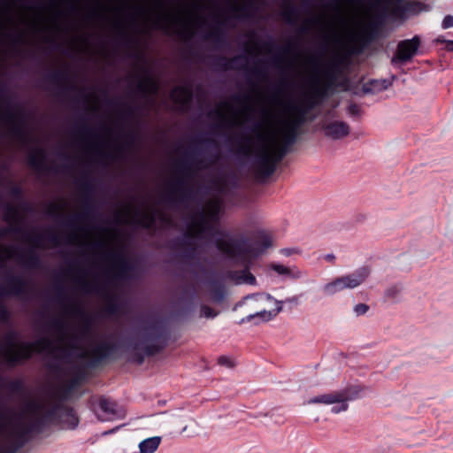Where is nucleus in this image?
<instances>
[{
    "label": "nucleus",
    "instance_id": "1",
    "mask_svg": "<svg viewBox=\"0 0 453 453\" xmlns=\"http://www.w3.org/2000/svg\"><path fill=\"white\" fill-rule=\"evenodd\" d=\"M21 411L0 423V453H13L29 434L49 426L73 429L79 418L68 398H26Z\"/></svg>",
    "mask_w": 453,
    "mask_h": 453
},
{
    "label": "nucleus",
    "instance_id": "2",
    "mask_svg": "<svg viewBox=\"0 0 453 453\" xmlns=\"http://www.w3.org/2000/svg\"><path fill=\"white\" fill-rule=\"evenodd\" d=\"M198 150L192 148L185 152L184 157L176 164L178 175L170 183L165 200L173 204H183L193 199L194 190L190 181L197 171L205 170L214 165L220 158L219 151L210 152L204 158H197Z\"/></svg>",
    "mask_w": 453,
    "mask_h": 453
},
{
    "label": "nucleus",
    "instance_id": "3",
    "mask_svg": "<svg viewBox=\"0 0 453 453\" xmlns=\"http://www.w3.org/2000/svg\"><path fill=\"white\" fill-rule=\"evenodd\" d=\"M348 58L337 56L331 59L319 73L322 81L306 94L302 101L311 111L320 105L340 86L339 79L348 65Z\"/></svg>",
    "mask_w": 453,
    "mask_h": 453
},
{
    "label": "nucleus",
    "instance_id": "4",
    "mask_svg": "<svg viewBox=\"0 0 453 453\" xmlns=\"http://www.w3.org/2000/svg\"><path fill=\"white\" fill-rule=\"evenodd\" d=\"M255 244L259 247H255L249 242L246 237H241L240 239H231L230 242L223 238H217L215 240V245L217 249L228 257L234 258H257L261 256L268 248L273 244L272 239L269 234L264 231L257 233V240Z\"/></svg>",
    "mask_w": 453,
    "mask_h": 453
},
{
    "label": "nucleus",
    "instance_id": "5",
    "mask_svg": "<svg viewBox=\"0 0 453 453\" xmlns=\"http://www.w3.org/2000/svg\"><path fill=\"white\" fill-rule=\"evenodd\" d=\"M16 338V334L10 332L4 338L8 348L4 349L0 345V353H3L4 362L10 367H15L21 362L30 359L35 351L48 350L53 352L56 349L52 342L46 338L35 342H23L19 344H17Z\"/></svg>",
    "mask_w": 453,
    "mask_h": 453
},
{
    "label": "nucleus",
    "instance_id": "6",
    "mask_svg": "<svg viewBox=\"0 0 453 453\" xmlns=\"http://www.w3.org/2000/svg\"><path fill=\"white\" fill-rule=\"evenodd\" d=\"M0 103L5 104L4 111L0 107V120L11 124L10 134L19 142L27 143L31 140L29 132L26 129L27 115L23 108L16 105L14 111L10 104L7 96V88L4 83H0Z\"/></svg>",
    "mask_w": 453,
    "mask_h": 453
},
{
    "label": "nucleus",
    "instance_id": "7",
    "mask_svg": "<svg viewBox=\"0 0 453 453\" xmlns=\"http://www.w3.org/2000/svg\"><path fill=\"white\" fill-rule=\"evenodd\" d=\"M142 342L147 343L142 350L148 357L161 352L168 344L170 333L162 320H152L141 327Z\"/></svg>",
    "mask_w": 453,
    "mask_h": 453
},
{
    "label": "nucleus",
    "instance_id": "8",
    "mask_svg": "<svg viewBox=\"0 0 453 453\" xmlns=\"http://www.w3.org/2000/svg\"><path fill=\"white\" fill-rule=\"evenodd\" d=\"M77 184L81 192L82 212L81 214L66 218L63 222L65 226L72 229L76 228L77 222L92 219L96 211L92 196L94 187L91 180L88 178V175L84 174L80 180H78Z\"/></svg>",
    "mask_w": 453,
    "mask_h": 453
},
{
    "label": "nucleus",
    "instance_id": "9",
    "mask_svg": "<svg viewBox=\"0 0 453 453\" xmlns=\"http://www.w3.org/2000/svg\"><path fill=\"white\" fill-rule=\"evenodd\" d=\"M89 407L96 418L102 422H111L123 419L126 409L119 404L114 398H90Z\"/></svg>",
    "mask_w": 453,
    "mask_h": 453
},
{
    "label": "nucleus",
    "instance_id": "10",
    "mask_svg": "<svg viewBox=\"0 0 453 453\" xmlns=\"http://www.w3.org/2000/svg\"><path fill=\"white\" fill-rule=\"evenodd\" d=\"M387 9L384 8L381 19L378 17L375 20L369 23V25L354 38L355 46L352 48L351 53H362L369 44L378 38L380 27L382 25V19L385 17Z\"/></svg>",
    "mask_w": 453,
    "mask_h": 453
},
{
    "label": "nucleus",
    "instance_id": "11",
    "mask_svg": "<svg viewBox=\"0 0 453 453\" xmlns=\"http://www.w3.org/2000/svg\"><path fill=\"white\" fill-rule=\"evenodd\" d=\"M387 9L384 8L381 19L378 17L375 20L369 23V25L354 38L355 46L352 48L351 53H362L369 44L378 38L380 27L382 25V19L385 17Z\"/></svg>",
    "mask_w": 453,
    "mask_h": 453
},
{
    "label": "nucleus",
    "instance_id": "12",
    "mask_svg": "<svg viewBox=\"0 0 453 453\" xmlns=\"http://www.w3.org/2000/svg\"><path fill=\"white\" fill-rule=\"evenodd\" d=\"M282 160L277 159V153L274 150L270 152L267 149H264L256 156V173L260 178H268L272 174H273L277 168V165Z\"/></svg>",
    "mask_w": 453,
    "mask_h": 453
},
{
    "label": "nucleus",
    "instance_id": "13",
    "mask_svg": "<svg viewBox=\"0 0 453 453\" xmlns=\"http://www.w3.org/2000/svg\"><path fill=\"white\" fill-rule=\"evenodd\" d=\"M117 350L118 346L113 342H103L99 343L88 354L87 366L90 368L98 367L111 359Z\"/></svg>",
    "mask_w": 453,
    "mask_h": 453
},
{
    "label": "nucleus",
    "instance_id": "14",
    "mask_svg": "<svg viewBox=\"0 0 453 453\" xmlns=\"http://www.w3.org/2000/svg\"><path fill=\"white\" fill-rule=\"evenodd\" d=\"M105 258L111 260L116 267L112 280H124L129 277V273L134 272L135 266L130 262L122 250L108 252Z\"/></svg>",
    "mask_w": 453,
    "mask_h": 453
},
{
    "label": "nucleus",
    "instance_id": "15",
    "mask_svg": "<svg viewBox=\"0 0 453 453\" xmlns=\"http://www.w3.org/2000/svg\"><path fill=\"white\" fill-rule=\"evenodd\" d=\"M421 45V40L418 35L413 36L411 39L402 40L398 42L395 55L392 58V62H400L402 64L411 61L415 57Z\"/></svg>",
    "mask_w": 453,
    "mask_h": 453
},
{
    "label": "nucleus",
    "instance_id": "16",
    "mask_svg": "<svg viewBox=\"0 0 453 453\" xmlns=\"http://www.w3.org/2000/svg\"><path fill=\"white\" fill-rule=\"evenodd\" d=\"M30 283L20 275L8 274L6 284L0 287V297L4 296H25L28 293Z\"/></svg>",
    "mask_w": 453,
    "mask_h": 453
},
{
    "label": "nucleus",
    "instance_id": "17",
    "mask_svg": "<svg viewBox=\"0 0 453 453\" xmlns=\"http://www.w3.org/2000/svg\"><path fill=\"white\" fill-rule=\"evenodd\" d=\"M300 127L296 123L287 121L284 125L281 143L273 150L277 153V159L283 160L285 156L290 151V148L296 143L300 133Z\"/></svg>",
    "mask_w": 453,
    "mask_h": 453
},
{
    "label": "nucleus",
    "instance_id": "18",
    "mask_svg": "<svg viewBox=\"0 0 453 453\" xmlns=\"http://www.w3.org/2000/svg\"><path fill=\"white\" fill-rule=\"evenodd\" d=\"M45 80L60 88L58 94H64L67 91L78 90L84 101H88V96L84 94L83 89L78 88L73 84H67L70 81L69 74L65 70H55L45 76Z\"/></svg>",
    "mask_w": 453,
    "mask_h": 453
},
{
    "label": "nucleus",
    "instance_id": "19",
    "mask_svg": "<svg viewBox=\"0 0 453 453\" xmlns=\"http://www.w3.org/2000/svg\"><path fill=\"white\" fill-rule=\"evenodd\" d=\"M2 250L7 254L8 257H12L16 255L19 261L28 268L38 269L42 265L39 255L33 249H29L22 253H18V250L13 247Z\"/></svg>",
    "mask_w": 453,
    "mask_h": 453
},
{
    "label": "nucleus",
    "instance_id": "20",
    "mask_svg": "<svg viewBox=\"0 0 453 453\" xmlns=\"http://www.w3.org/2000/svg\"><path fill=\"white\" fill-rule=\"evenodd\" d=\"M370 273L371 270L368 266H362L352 273L341 276L340 280L342 281L343 290L347 288L352 289L360 286L365 281Z\"/></svg>",
    "mask_w": 453,
    "mask_h": 453
},
{
    "label": "nucleus",
    "instance_id": "21",
    "mask_svg": "<svg viewBox=\"0 0 453 453\" xmlns=\"http://www.w3.org/2000/svg\"><path fill=\"white\" fill-rule=\"evenodd\" d=\"M27 163L30 167L40 173L57 172L56 169L47 165V153L42 148H36L27 157Z\"/></svg>",
    "mask_w": 453,
    "mask_h": 453
},
{
    "label": "nucleus",
    "instance_id": "22",
    "mask_svg": "<svg viewBox=\"0 0 453 453\" xmlns=\"http://www.w3.org/2000/svg\"><path fill=\"white\" fill-rule=\"evenodd\" d=\"M173 247L182 250L181 257L185 261L197 260V246L189 235L186 234L183 238H176Z\"/></svg>",
    "mask_w": 453,
    "mask_h": 453
},
{
    "label": "nucleus",
    "instance_id": "23",
    "mask_svg": "<svg viewBox=\"0 0 453 453\" xmlns=\"http://www.w3.org/2000/svg\"><path fill=\"white\" fill-rule=\"evenodd\" d=\"M214 224L216 223L208 220L204 211H200L194 219V225L198 228L200 234L219 235V238L228 236L227 233L217 228Z\"/></svg>",
    "mask_w": 453,
    "mask_h": 453
},
{
    "label": "nucleus",
    "instance_id": "24",
    "mask_svg": "<svg viewBox=\"0 0 453 453\" xmlns=\"http://www.w3.org/2000/svg\"><path fill=\"white\" fill-rule=\"evenodd\" d=\"M322 129L326 137L333 140H340L349 135V126L344 121H332L323 125Z\"/></svg>",
    "mask_w": 453,
    "mask_h": 453
},
{
    "label": "nucleus",
    "instance_id": "25",
    "mask_svg": "<svg viewBox=\"0 0 453 453\" xmlns=\"http://www.w3.org/2000/svg\"><path fill=\"white\" fill-rule=\"evenodd\" d=\"M348 399L349 398H311L307 403L324 404L329 407L331 412L337 414L348 409Z\"/></svg>",
    "mask_w": 453,
    "mask_h": 453
},
{
    "label": "nucleus",
    "instance_id": "26",
    "mask_svg": "<svg viewBox=\"0 0 453 453\" xmlns=\"http://www.w3.org/2000/svg\"><path fill=\"white\" fill-rule=\"evenodd\" d=\"M142 71L144 73V76L137 84V91L140 92L143 96L156 94L158 90V83L154 79L150 73V71L147 67H144Z\"/></svg>",
    "mask_w": 453,
    "mask_h": 453
},
{
    "label": "nucleus",
    "instance_id": "27",
    "mask_svg": "<svg viewBox=\"0 0 453 453\" xmlns=\"http://www.w3.org/2000/svg\"><path fill=\"white\" fill-rule=\"evenodd\" d=\"M226 19L224 22L216 21L213 28L206 33L203 36L204 40L211 41L217 48H222L226 45V35L223 29V25L227 21Z\"/></svg>",
    "mask_w": 453,
    "mask_h": 453
},
{
    "label": "nucleus",
    "instance_id": "28",
    "mask_svg": "<svg viewBox=\"0 0 453 453\" xmlns=\"http://www.w3.org/2000/svg\"><path fill=\"white\" fill-rule=\"evenodd\" d=\"M170 97L183 108L188 107L193 99V90L188 86L175 87L170 93Z\"/></svg>",
    "mask_w": 453,
    "mask_h": 453
},
{
    "label": "nucleus",
    "instance_id": "29",
    "mask_svg": "<svg viewBox=\"0 0 453 453\" xmlns=\"http://www.w3.org/2000/svg\"><path fill=\"white\" fill-rule=\"evenodd\" d=\"M27 240L36 247H42V242L44 240L49 241L53 246H58L61 244L62 235L51 230H48L45 233H39L35 235H28Z\"/></svg>",
    "mask_w": 453,
    "mask_h": 453
},
{
    "label": "nucleus",
    "instance_id": "30",
    "mask_svg": "<svg viewBox=\"0 0 453 453\" xmlns=\"http://www.w3.org/2000/svg\"><path fill=\"white\" fill-rule=\"evenodd\" d=\"M289 109L294 116L288 121L296 123V126L301 127L307 121V115L311 111L308 110L302 99L297 104H290Z\"/></svg>",
    "mask_w": 453,
    "mask_h": 453
},
{
    "label": "nucleus",
    "instance_id": "31",
    "mask_svg": "<svg viewBox=\"0 0 453 453\" xmlns=\"http://www.w3.org/2000/svg\"><path fill=\"white\" fill-rule=\"evenodd\" d=\"M246 59L245 56L238 55L232 58L224 56H217L213 58L212 65L223 71L235 70L238 68V62Z\"/></svg>",
    "mask_w": 453,
    "mask_h": 453
},
{
    "label": "nucleus",
    "instance_id": "32",
    "mask_svg": "<svg viewBox=\"0 0 453 453\" xmlns=\"http://www.w3.org/2000/svg\"><path fill=\"white\" fill-rule=\"evenodd\" d=\"M106 304L103 311L107 316H117L123 313L124 304L119 301V297L116 295H105Z\"/></svg>",
    "mask_w": 453,
    "mask_h": 453
},
{
    "label": "nucleus",
    "instance_id": "33",
    "mask_svg": "<svg viewBox=\"0 0 453 453\" xmlns=\"http://www.w3.org/2000/svg\"><path fill=\"white\" fill-rule=\"evenodd\" d=\"M371 389L360 383L348 385L342 392L331 395H324L323 396H358L359 395H368Z\"/></svg>",
    "mask_w": 453,
    "mask_h": 453
},
{
    "label": "nucleus",
    "instance_id": "34",
    "mask_svg": "<svg viewBox=\"0 0 453 453\" xmlns=\"http://www.w3.org/2000/svg\"><path fill=\"white\" fill-rule=\"evenodd\" d=\"M263 47L268 51H270L272 48L275 49L277 54H276V56H274L273 58L272 61L277 66L281 62V56L291 53L293 51V50L295 49L294 43H292L290 42H288V44L284 47H279V46H276L272 41H270L267 42H264Z\"/></svg>",
    "mask_w": 453,
    "mask_h": 453
},
{
    "label": "nucleus",
    "instance_id": "35",
    "mask_svg": "<svg viewBox=\"0 0 453 453\" xmlns=\"http://www.w3.org/2000/svg\"><path fill=\"white\" fill-rule=\"evenodd\" d=\"M390 85L391 82L386 79L371 80L363 85V91L365 94H375L387 89Z\"/></svg>",
    "mask_w": 453,
    "mask_h": 453
},
{
    "label": "nucleus",
    "instance_id": "36",
    "mask_svg": "<svg viewBox=\"0 0 453 453\" xmlns=\"http://www.w3.org/2000/svg\"><path fill=\"white\" fill-rule=\"evenodd\" d=\"M160 436H152L141 441L138 444L140 453H155L161 444Z\"/></svg>",
    "mask_w": 453,
    "mask_h": 453
},
{
    "label": "nucleus",
    "instance_id": "37",
    "mask_svg": "<svg viewBox=\"0 0 453 453\" xmlns=\"http://www.w3.org/2000/svg\"><path fill=\"white\" fill-rule=\"evenodd\" d=\"M271 268L280 275L287 276L289 279L297 280L302 277V272L296 267L289 268L279 264H272Z\"/></svg>",
    "mask_w": 453,
    "mask_h": 453
},
{
    "label": "nucleus",
    "instance_id": "38",
    "mask_svg": "<svg viewBox=\"0 0 453 453\" xmlns=\"http://www.w3.org/2000/svg\"><path fill=\"white\" fill-rule=\"evenodd\" d=\"M254 8H255V4H254V1L252 0L248 4L241 7V8L233 7L231 9V11L234 13V18H235V19H242V18L248 19V18L251 17L250 10L254 9Z\"/></svg>",
    "mask_w": 453,
    "mask_h": 453
},
{
    "label": "nucleus",
    "instance_id": "39",
    "mask_svg": "<svg viewBox=\"0 0 453 453\" xmlns=\"http://www.w3.org/2000/svg\"><path fill=\"white\" fill-rule=\"evenodd\" d=\"M342 285L340 277L335 278L331 282L326 284L323 287V292L326 296L334 295L337 292L342 291Z\"/></svg>",
    "mask_w": 453,
    "mask_h": 453
},
{
    "label": "nucleus",
    "instance_id": "40",
    "mask_svg": "<svg viewBox=\"0 0 453 453\" xmlns=\"http://www.w3.org/2000/svg\"><path fill=\"white\" fill-rule=\"evenodd\" d=\"M298 17V11L297 8L290 4L282 12V18L283 19L288 22V24H294L295 20Z\"/></svg>",
    "mask_w": 453,
    "mask_h": 453
},
{
    "label": "nucleus",
    "instance_id": "41",
    "mask_svg": "<svg viewBox=\"0 0 453 453\" xmlns=\"http://www.w3.org/2000/svg\"><path fill=\"white\" fill-rule=\"evenodd\" d=\"M211 293L214 299L217 301H222L225 296V287L219 281H214L211 284Z\"/></svg>",
    "mask_w": 453,
    "mask_h": 453
},
{
    "label": "nucleus",
    "instance_id": "42",
    "mask_svg": "<svg viewBox=\"0 0 453 453\" xmlns=\"http://www.w3.org/2000/svg\"><path fill=\"white\" fill-rule=\"evenodd\" d=\"M156 223V217L154 213H143L137 224L145 229L151 228Z\"/></svg>",
    "mask_w": 453,
    "mask_h": 453
},
{
    "label": "nucleus",
    "instance_id": "43",
    "mask_svg": "<svg viewBox=\"0 0 453 453\" xmlns=\"http://www.w3.org/2000/svg\"><path fill=\"white\" fill-rule=\"evenodd\" d=\"M69 311L73 314H78L83 317L85 331H88L90 329L91 320L89 317L84 314V311L80 305L73 303L69 307Z\"/></svg>",
    "mask_w": 453,
    "mask_h": 453
},
{
    "label": "nucleus",
    "instance_id": "44",
    "mask_svg": "<svg viewBox=\"0 0 453 453\" xmlns=\"http://www.w3.org/2000/svg\"><path fill=\"white\" fill-rule=\"evenodd\" d=\"M219 205L217 203H212L210 205L209 210L207 211H204V213L208 220L218 223L219 220Z\"/></svg>",
    "mask_w": 453,
    "mask_h": 453
},
{
    "label": "nucleus",
    "instance_id": "45",
    "mask_svg": "<svg viewBox=\"0 0 453 453\" xmlns=\"http://www.w3.org/2000/svg\"><path fill=\"white\" fill-rule=\"evenodd\" d=\"M251 138L249 136H242L236 140L237 152L242 154H248L251 144Z\"/></svg>",
    "mask_w": 453,
    "mask_h": 453
},
{
    "label": "nucleus",
    "instance_id": "46",
    "mask_svg": "<svg viewBox=\"0 0 453 453\" xmlns=\"http://www.w3.org/2000/svg\"><path fill=\"white\" fill-rule=\"evenodd\" d=\"M80 288L85 293H97L103 295L102 288L96 283H91L87 281L79 282Z\"/></svg>",
    "mask_w": 453,
    "mask_h": 453
},
{
    "label": "nucleus",
    "instance_id": "47",
    "mask_svg": "<svg viewBox=\"0 0 453 453\" xmlns=\"http://www.w3.org/2000/svg\"><path fill=\"white\" fill-rule=\"evenodd\" d=\"M271 316H272V312L271 311H259V312H257L255 314H250V315H248V316L242 318L238 322V324L242 325V324H244V323L250 322L255 318H261L264 320H269L271 319Z\"/></svg>",
    "mask_w": 453,
    "mask_h": 453
},
{
    "label": "nucleus",
    "instance_id": "48",
    "mask_svg": "<svg viewBox=\"0 0 453 453\" xmlns=\"http://www.w3.org/2000/svg\"><path fill=\"white\" fill-rule=\"evenodd\" d=\"M19 218V211L16 207L6 203L4 207V219L6 222H11L13 220H17Z\"/></svg>",
    "mask_w": 453,
    "mask_h": 453
},
{
    "label": "nucleus",
    "instance_id": "49",
    "mask_svg": "<svg viewBox=\"0 0 453 453\" xmlns=\"http://www.w3.org/2000/svg\"><path fill=\"white\" fill-rule=\"evenodd\" d=\"M125 139H126L125 144L117 148V150L119 154L124 152L126 146L131 147L132 145L134 144V142L136 141L135 132L134 130H129L128 132H127L125 134Z\"/></svg>",
    "mask_w": 453,
    "mask_h": 453
},
{
    "label": "nucleus",
    "instance_id": "50",
    "mask_svg": "<svg viewBox=\"0 0 453 453\" xmlns=\"http://www.w3.org/2000/svg\"><path fill=\"white\" fill-rule=\"evenodd\" d=\"M249 71L250 73L259 81L267 78V72L261 65H256Z\"/></svg>",
    "mask_w": 453,
    "mask_h": 453
},
{
    "label": "nucleus",
    "instance_id": "51",
    "mask_svg": "<svg viewBox=\"0 0 453 453\" xmlns=\"http://www.w3.org/2000/svg\"><path fill=\"white\" fill-rule=\"evenodd\" d=\"M74 131L76 134L81 136H94V130L86 124H82L81 126L75 127Z\"/></svg>",
    "mask_w": 453,
    "mask_h": 453
},
{
    "label": "nucleus",
    "instance_id": "52",
    "mask_svg": "<svg viewBox=\"0 0 453 453\" xmlns=\"http://www.w3.org/2000/svg\"><path fill=\"white\" fill-rule=\"evenodd\" d=\"M135 113V108L129 104H124V109L119 112V118L121 119H127L133 118Z\"/></svg>",
    "mask_w": 453,
    "mask_h": 453
},
{
    "label": "nucleus",
    "instance_id": "53",
    "mask_svg": "<svg viewBox=\"0 0 453 453\" xmlns=\"http://www.w3.org/2000/svg\"><path fill=\"white\" fill-rule=\"evenodd\" d=\"M61 209L62 207L60 204L50 203L46 210V215L50 218L57 219L58 216H60L59 211Z\"/></svg>",
    "mask_w": 453,
    "mask_h": 453
},
{
    "label": "nucleus",
    "instance_id": "54",
    "mask_svg": "<svg viewBox=\"0 0 453 453\" xmlns=\"http://www.w3.org/2000/svg\"><path fill=\"white\" fill-rule=\"evenodd\" d=\"M200 311L201 317H205L208 319L215 318L219 314V312L216 311L214 309L205 304L201 305Z\"/></svg>",
    "mask_w": 453,
    "mask_h": 453
},
{
    "label": "nucleus",
    "instance_id": "55",
    "mask_svg": "<svg viewBox=\"0 0 453 453\" xmlns=\"http://www.w3.org/2000/svg\"><path fill=\"white\" fill-rule=\"evenodd\" d=\"M55 298L58 303L63 304L65 302L69 301V298L65 293L63 287L57 286L55 288Z\"/></svg>",
    "mask_w": 453,
    "mask_h": 453
},
{
    "label": "nucleus",
    "instance_id": "56",
    "mask_svg": "<svg viewBox=\"0 0 453 453\" xmlns=\"http://www.w3.org/2000/svg\"><path fill=\"white\" fill-rule=\"evenodd\" d=\"M10 195L12 197L21 200L23 198V190L18 185H13L10 188Z\"/></svg>",
    "mask_w": 453,
    "mask_h": 453
},
{
    "label": "nucleus",
    "instance_id": "57",
    "mask_svg": "<svg viewBox=\"0 0 453 453\" xmlns=\"http://www.w3.org/2000/svg\"><path fill=\"white\" fill-rule=\"evenodd\" d=\"M119 37L121 39V44L127 48H131L134 44V41L124 32L119 34Z\"/></svg>",
    "mask_w": 453,
    "mask_h": 453
},
{
    "label": "nucleus",
    "instance_id": "58",
    "mask_svg": "<svg viewBox=\"0 0 453 453\" xmlns=\"http://www.w3.org/2000/svg\"><path fill=\"white\" fill-rule=\"evenodd\" d=\"M195 141L197 143L201 144V145H205L206 148H210V147L218 148V143L213 139H210V138H206V139L196 138Z\"/></svg>",
    "mask_w": 453,
    "mask_h": 453
},
{
    "label": "nucleus",
    "instance_id": "59",
    "mask_svg": "<svg viewBox=\"0 0 453 453\" xmlns=\"http://www.w3.org/2000/svg\"><path fill=\"white\" fill-rule=\"evenodd\" d=\"M401 289L397 286H392L386 290V296L388 298H395L398 296Z\"/></svg>",
    "mask_w": 453,
    "mask_h": 453
},
{
    "label": "nucleus",
    "instance_id": "60",
    "mask_svg": "<svg viewBox=\"0 0 453 453\" xmlns=\"http://www.w3.org/2000/svg\"><path fill=\"white\" fill-rule=\"evenodd\" d=\"M369 310V306L365 303H358L354 307V311L357 316L365 314Z\"/></svg>",
    "mask_w": 453,
    "mask_h": 453
},
{
    "label": "nucleus",
    "instance_id": "61",
    "mask_svg": "<svg viewBox=\"0 0 453 453\" xmlns=\"http://www.w3.org/2000/svg\"><path fill=\"white\" fill-rule=\"evenodd\" d=\"M10 318V313L4 305L0 306V321L7 322Z\"/></svg>",
    "mask_w": 453,
    "mask_h": 453
},
{
    "label": "nucleus",
    "instance_id": "62",
    "mask_svg": "<svg viewBox=\"0 0 453 453\" xmlns=\"http://www.w3.org/2000/svg\"><path fill=\"white\" fill-rule=\"evenodd\" d=\"M348 112L351 115V116H357L360 114L361 112V109H360V106L357 104H351L349 108H348Z\"/></svg>",
    "mask_w": 453,
    "mask_h": 453
},
{
    "label": "nucleus",
    "instance_id": "63",
    "mask_svg": "<svg viewBox=\"0 0 453 453\" xmlns=\"http://www.w3.org/2000/svg\"><path fill=\"white\" fill-rule=\"evenodd\" d=\"M441 27L444 29L453 27V16H451V15L445 16V18L442 20Z\"/></svg>",
    "mask_w": 453,
    "mask_h": 453
},
{
    "label": "nucleus",
    "instance_id": "64",
    "mask_svg": "<svg viewBox=\"0 0 453 453\" xmlns=\"http://www.w3.org/2000/svg\"><path fill=\"white\" fill-rule=\"evenodd\" d=\"M218 363L227 367H233L234 365L232 360L226 356H220L218 359Z\"/></svg>",
    "mask_w": 453,
    "mask_h": 453
}]
</instances>
